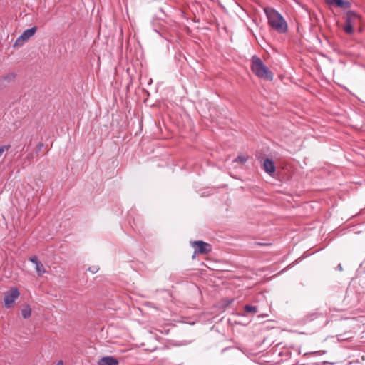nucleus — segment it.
<instances>
[{
  "label": "nucleus",
  "mask_w": 365,
  "mask_h": 365,
  "mask_svg": "<svg viewBox=\"0 0 365 365\" xmlns=\"http://www.w3.org/2000/svg\"><path fill=\"white\" fill-rule=\"evenodd\" d=\"M251 70L258 78L267 81H272L274 74L272 71L263 63L262 60L254 55L251 59Z\"/></svg>",
  "instance_id": "f03ea898"
},
{
  "label": "nucleus",
  "mask_w": 365,
  "mask_h": 365,
  "mask_svg": "<svg viewBox=\"0 0 365 365\" xmlns=\"http://www.w3.org/2000/svg\"><path fill=\"white\" fill-rule=\"evenodd\" d=\"M98 270H99V267L98 266H92V267H89L88 268V271H89L90 272H91L93 274L96 273Z\"/></svg>",
  "instance_id": "412c9836"
},
{
  "label": "nucleus",
  "mask_w": 365,
  "mask_h": 365,
  "mask_svg": "<svg viewBox=\"0 0 365 365\" xmlns=\"http://www.w3.org/2000/svg\"><path fill=\"white\" fill-rule=\"evenodd\" d=\"M351 6V3L348 1L344 0V9L349 8Z\"/></svg>",
  "instance_id": "b1692460"
},
{
  "label": "nucleus",
  "mask_w": 365,
  "mask_h": 365,
  "mask_svg": "<svg viewBox=\"0 0 365 365\" xmlns=\"http://www.w3.org/2000/svg\"><path fill=\"white\" fill-rule=\"evenodd\" d=\"M29 260L30 262H31L33 264H35V266L37 264V263H38L40 261L38 260V257L36 255H33V256H31L29 258Z\"/></svg>",
  "instance_id": "6ab92c4d"
},
{
  "label": "nucleus",
  "mask_w": 365,
  "mask_h": 365,
  "mask_svg": "<svg viewBox=\"0 0 365 365\" xmlns=\"http://www.w3.org/2000/svg\"><path fill=\"white\" fill-rule=\"evenodd\" d=\"M263 169L266 173L272 175L276 170L274 161L270 158H266L263 163Z\"/></svg>",
  "instance_id": "423d86ee"
},
{
  "label": "nucleus",
  "mask_w": 365,
  "mask_h": 365,
  "mask_svg": "<svg viewBox=\"0 0 365 365\" xmlns=\"http://www.w3.org/2000/svg\"><path fill=\"white\" fill-rule=\"evenodd\" d=\"M133 224H134V225H135L136 227H138V226H137V224H136V223H135V220H133Z\"/></svg>",
  "instance_id": "bb28decb"
},
{
  "label": "nucleus",
  "mask_w": 365,
  "mask_h": 365,
  "mask_svg": "<svg viewBox=\"0 0 365 365\" xmlns=\"http://www.w3.org/2000/svg\"><path fill=\"white\" fill-rule=\"evenodd\" d=\"M19 294V291L16 287H12L8 292H6L4 297L5 307L6 308H10L14 303L16 299L18 298Z\"/></svg>",
  "instance_id": "39448f33"
},
{
  "label": "nucleus",
  "mask_w": 365,
  "mask_h": 365,
  "mask_svg": "<svg viewBox=\"0 0 365 365\" xmlns=\"http://www.w3.org/2000/svg\"><path fill=\"white\" fill-rule=\"evenodd\" d=\"M56 365H63L62 361H60Z\"/></svg>",
  "instance_id": "a878e982"
},
{
  "label": "nucleus",
  "mask_w": 365,
  "mask_h": 365,
  "mask_svg": "<svg viewBox=\"0 0 365 365\" xmlns=\"http://www.w3.org/2000/svg\"><path fill=\"white\" fill-rule=\"evenodd\" d=\"M31 140H30V141H29V146H30V145H31Z\"/></svg>",
  "instance_id": "cd10ccee"
},
{
  "label": "nucleus",
  "mask_w": 365,
  "mask_h": 365,
  "mask_svg": "<svg viewBox=\"0 0 365 365\" xmlns=\"http://www.w3.org/2000/svg\"><path fill=\"white\" fill-rule=\"evenodd\" d=\"M34 155L33 153H28L27 155L24 158V162L26 163V161H28L29 163H30L31 161V160L34 158Z\"/></svg>",
  "instance_id": "aec40b11"
},
{
  "label": "nucleus",
  "mask_w": 365,
  "mask_h": 365,
  "mask_svg": "<svg viewBox=\"0 0 365 365\" xmlns=\"http://www.w3.org/2000/svg\"><path fill=\"white\" fill-rule=\"evenodd\" d=\"M190 244L195 250L192 259H195L197 255H207L212 251V245L202 240L192 241Z\"/></svg>",
  "instance_id": "20e7f679"
},
{
  "label": "nucleus",
  "mask_w": 365,
  "mask_h": 365,
  "mask_svg": "<svg viewBox=\"0 0 365 365\" xmlns=\"http://www.w3.org/2000/svg\"><path fill=\"white\" fill-rule=\"evenodd\" d=\"M264 11L268 19L269 25L278 33L284 34L287 31V24L282 16L275 9L264 8Z\"/></svg>",
  "instance_id": "f257e3e1"
},
{
  "label": "nucleus",
  "mask_w": 365,
  "mask_h": 365,
  "mask_svg": "<svg viewBox=\"0 0 365 365\" xmlns=\"http://www.w3.org/2000/svg\"><path fill=\"white\" fill-rule=\"evenodd\" d=\"M36 271L38 275L40 277H41L43 275V274H44L46 272L44 266L41 262L37 263V264L36 265Z\"/></svg>",
  "instance_id": "ddd939ff"
},
{
  "label": "nucleus",
  "mask_w": 365,
  "mask_h": 365,
  "mask_svg": "<svg viewBox=\"0 0 365 365\" xmlns=\"http://www.w3.org/2000/svg\"><path fill=\"white\" fill-rule=\"evenodd\" d=\"M10 148V145H4V146H1L0 147V156L2 155V153H4V151L5 150H9V148Z\"/></svg>",
  "instance_id": "4be33fe9"
},
{
  "label": "nucleus",
  "mask_w": 365,
  "mask_h": 365,
  "mask_svg": "<svg viewBox=\"0 0 365 365\" xmlns=\"http://www.w3.org/2000/svg\"><path fill=\"white\" fill-rule=\"evenodd\" d=\"M248 160V157L246 155H238L235 160L234 162L240 163L243 165Z\"/></svg>",
  "instance_id": "2eb2a0df"
},
{
  "label": "nucleus",
  "mask_w": 365,
  "mask_h": 365,
  "mask_svg": "<svg viewBox=\"0 0 365 365\" xmlns=\"http://www.w3.org/2000/svg\"><path fill=\"white\" fill-rule=\"evenodd\" d=\"M36 30V26H34L25 30L21 35V38H24L26 41H27L31 37H32L35 34Z\"/></svg>",
  "instance_id": "6e6552de"
},
{
  "label": "nucleus",
  "mask_w": 365,
  "mask_h": 365,
  "mask_svg": "<svg viewBox=\"0 0 365 365\" xmlns=\"http://www.w3.org/2000/svg\"><path fill=\"white\" fill-rule=\"evenodd\" d=\"M336 269H338V270H339V271L342 270V266H341V264H339L337 265V267H336Z\"/></svg>",
  "instance_id": "393cba45"
},
{
  "label": "nucleus",
  "mask_w": 365,
  "mask_h": 365,
  "mask_svg": "<svg viewBox=\"0 0 365 365\" xmlns=\"http://www.w3.org/2000/svg\"><path fill=\"white\" fill-rule=\"evenodd\" d=\"M25 42H26V41L24 38H21V36H20L16 40V41H15V43L14 44V47L21 46Z\"/></svg>",
  "instance_id": "f3484780"
},
{
  "label": "nucleus",
  "mask_w": 365,
  "mask_h": 365,
  "mask_svg": "<svg viewBox=\"0 0 365 365\" xmlns=\"http://www.w3.org/2000/svg\"><path fill=\"white\" fill-rule=\"evenodd\" d=\"M361 17L359 14L353 11H346L344 32L348 34H354L355 30H358L359 33L361 32Z\"/></svg>",
  "instance_id": "7ed1b4c3"
},
{
  "label": "nucleus",
  "mask_w": 365,
  "mask_h": 365,
  "mask_svg": "<svg viewBox=\"0 0 365 365\" xmlns=\"http://www.w3.org/2000/svg\"><path fill=\"white\" fill-rule=\"evenodd\" d=\"M245 311L247 313H257L258 308L257 306L247 304L245 306Z\"/></svg>",
  "instance_id": "4468645a"
},
{
  "label": "nucleus",
  "mask_w": 365,
  "mask_h": 365,
  "mask_svg": "<svg viewBox=\"0 0 365 365\" xmlns=\"http://www.w3.org/2000/svg\"><path fill=\"white\" fill-rule=\"evenodd\" d=\"M44 144L42 142H40L35 148V153L36 155L39 154V153L41 151L42 148H43Z\"/></svg>",
  "instance_id": "a211bd4d"
},
{
  "label": "nucleus",
  "mask_w": 365,
  "mask_h": 365,
  "mask_svg": "<svg viewBox=\"0 0 365 365\" xmlns=\"http://www.w3.org/2000/svg\"><path fill=\"white\" fill-rule=\"evenodd\" d=\"M321 314L318 312H313V313H311V314H308L307 315H306L304 319H303V321L304 322H310L312 320H314V319L317 318L318 317H319Z\"/></svg>",
  "instance_id": "9b49d317"
},
{
  "label": "nucleus",
  "mask_w": 365,
  "mask_h": 365,
  "mask_svg": "<svg viewBox=\"0 0 365 365\" xmlns=\"http://www.w3.org/2000/svg\"><path fill=\"white\" fill-rule=\"evenodd\" d=\"M234 302L233 298H225L222 299V305L224 307L230 306Z\"/></svg>",
  "instance_id": "dca6fc26"
},
{
  "label": "nucleus",
  "mask_w": 365,
  "mask_h": 365,
  "mask_svg": "<svg viewBox=\"0 0 365 365\" xmlns=\"http://www.w3.org/2000/svg\"><path fill=\"white\" fill-rule=\"evenodd\" d=\"M98 365H118V361L113 356H104L99 360Z\"/></svg>",
  "instance_id": "0eeeda50"
},
{
  "label": "nucleus",
  "mask_w": 365,
  "mask_h": 365,
  "mask_svg": "<svg viewBox=\"0 0 365 365\" xmlns=\"http://www.w3.org/2000/svg\"><path fill=\"white\" fill-rule=\"evenodd\" d=\"M21 314L24 319H29L31 315V308L29 305H26L21 309Z\"/></svg>",
  "instance_id": "9d476101"
},
{
  "label": "nucleus",
  "mask_w": 365,
  "mask_h": 365,
  "mask_svg": "<svg viewBox=\"0 0 365 365\" xmlns=\"http://www.w3.org/2000/svg\"><path fill=\"white\" fill-rule=\"evenodd\" d=\"M16 77V74L15 73H9L1 77V80H4L6 81L11 82L14 81Z\"/></svg>",
  "instance_id": "f8f14e48"
},
{
  "label": "nucleus",
  "mask_w": 365,
  "mask_h": 365,
  "mask_svg": "<svg viewBox=\"0 0 365 365\" xmlns=\"http://www.w3.org/2000/svg\"><path fill=\"white\" fill-rule=\"evenodd\" d=\"M325 2L331 7L342 8V0H325Z\"/></svg>",
  "instance_id": "1a4fd4ad"
},
{
  "label": "nucleus",
  "mask_w": 365,
  "mask_h": 365,
  "mask_svg": "<svg viewBox=\"0 0 365 365\" xmlns=\"http://www.w3.org/2000/svg\"><path fill=\"white\" fill-rule=\"evenodd\" d=\"M255 244L259 246H269L272 245V243H263L260 242H255Z\"/></svg>",
  "instance_id": "5701e85b"
}]
</instances>
